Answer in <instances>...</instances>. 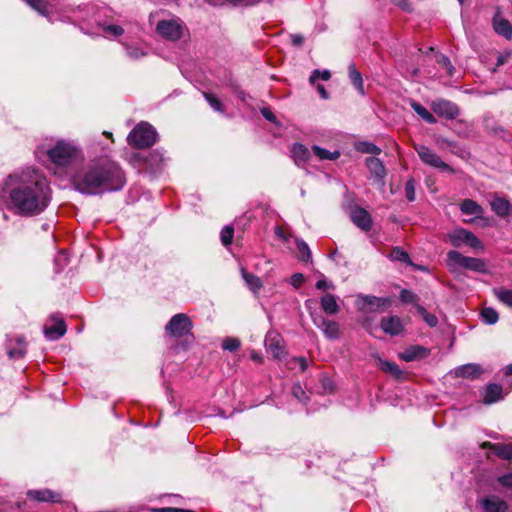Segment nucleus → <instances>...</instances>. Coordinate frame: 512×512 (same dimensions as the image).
I'll return each mask as SVG.
<instances>
[{
    "label": "nucleus",
    "mask_w": 512,
    "mask_h": 512,
    "mask_svg": "<svg viewBox=\"0 0 512 512\" xmlns=\"http://www.w3.org/2000/svg\"><path fill=\"white\" fill-rule=\"evenodd\" d=\"M75 189L84 195H103L121 191L126 175L120 164L108 156L91 160L73 178Z\"/></svg>",
    "instance_id": "1"
},
{
    "label": "nucleus",
    "mask_w": 512,
    "mask_h": 512,
    "mask_svg": "<svg viewBox=\"0 0 512 512\" xmlns=\"http://www.w3.org/2000/svg\"><path fill=\"white\" fill-rule=\"evenodd\" d=\"M9 208L22 217H33L43 213L52 200V190L36 170L32 175L23 174L18 184L9 190Z\"/></svg>",
    "instance_id": "2"
},
{
    "label": "nucleus",
    "mask_w": 512,
    "mask_h": 512,
    "mask_svg": "<svg viewBox=\"0 0 512 512\" xmlns=\"http://www.w3.org/2000/svg\"><path fill=\"white\" fill-rule=\"evenodd\" d=\"M49 160L60 167H65L83 159L82 150L73 143L59 140L47 150Z\"/></svg>",
    "instance_id": "3"
},
{
    "label": "nucleus",
    "mask_w": 512,
    "mask_h": 512,
    "mask_svg": "<svg viewBox=\"0 0 512 512\" xmlns=\"http://www.w3.org/2000/svg\"><path fill=\"white\" fill-rule=\"evenodd\" d=\"M158 133L156 129L147 122L137 124L127 137L129 145L144 149L156 143Z\"/></svg>",
    "instance_id": "4"
},
{
    "label": "nucleus",
    "mask_w": 512,
    "mask_h": 512,
    "mask_svg": "<svg viewBox=\"0 0 512 512\" xmlns=\"http://www.w3.org/2000/svg\"><path fill=\"white\" fill-rule=\"evenodd\" d=\"M447 265L451 270L456 267L464 268L473 272L485 274L488 272L487 263L480 258L464 256L456 250L447 253Z\"/></svg>",
    "instance_id": "5"
},
{
    "label": "nucleus",
    "mask_w": 512,
    "mask_h": 512,
    "mask_svg": "<svg viewBox=\"0 0 512 512\" xmlns=\"http://www.w3.org/2000/svg\"><path fill=\"white\" fill-rule=\"evenodd\" d=\"M192 329L193 323L184 313L175 314L165 325L166 335L173 338H182L189 335L193 338Z\"/></svg>",
    "instance_id": "6"
},
{
    "label": "nucleus",
    "mask_w": 512,
    "mask_h": 512,
    "mask_svg": "<svg viewBox=\"0 0 512 512\" xmlns=\"http://www.w3.org/2000/svg\"><path fill=\"white\" fill-rule=\"evenodd\" d=\"M449 240L453 247L459 248L462 244H466L473 249H483L481 240L471 231L464 228L455 229L449 233Z\"/></svg>",
    "instance_id": "7"
},
{
    "label": "nucleus",
    "mask_w": 512,
    "mask_h": 512,
    "mask_svg": "<svg viewBox=\"0 0 512 512\" xmlns=\"http://www.w3.org/2000/svg\"><path fill=\"white\" fill-rule=\"evenodd\" d=\"M430 108L434 114L446 120L456 119L461 112L456 103L443 98H437L432 101Z\"/></svg>",
    "instance_id": "8"
},
{
    "label": "nucleus",
    "mask_w": 512,
    "mask_h": 512,
    "mask_svg": "<svg viewBox=\"0 0 512 512\" xmlns=\"http://www.w3.org/2000/svg\"><path fill=\"white\" fill-rule=\"evenodd\" d=\"M416 152L421 161L433 168H436L442 172L452 173L453 169L447 163H445L432 149L427 146L420 145L416 147Z\"/></svg>",
    "instance_id": "9"
},
{
    "label": "nucleus",
    "mask_w": 512,
    "mask_h": 512,
    "mask_svg": "<svg viewBox=\"0 0 512 512\" xmlns=\"http://www.w3.org/2000/svg\"><path fill=\"white\" fill-rule=\"evenodd\" d=\"M358 300L361 301L360 310L365 312H383L392 304L389 297H377L373 295H360Z\"/></svg>",
    "instance_id": "10"
},
{
    "label": "nucleus",
    "mask_w": 512,
    "mask_h": 512,
    "mask_svg": "<svg viewBox=\"0 0 512 512\" xmlns=\"http://www.w3.org/2000/svg\"><path fill=\"white\" fill-rule=\"evenodd\" d=\"M159 35L169 41H178L183 34L182 26L175 20H160L156 25Z\"/></svg>",
    "instance_id": "11"
},
{
    "label": "nucleus",
    "mask_w": 512,
    "mask_h": 512,
    "mask_svg": "<svg viewBox=\"0 0 512 512\" xmlns=\"http://www.w3.org/2000/svg\"><path fill=\"white\" fill-rule=\"evenodd\" d=\"M349 216L353 224L361 230L365 232L371 230L373 220L370 213L366 209L358 205H350Z\"/></svg>",
    "instance_id": "12"
},
{
    "label": "nucleus",
    "mask_w": 512,
    "mask_h": 512,
    "mask_svg": "<svg viewBox=\"0 0 512 512\" xmlns=\"http://www.w3.org/2000/svg\"><path fill=\"white\" fill-rule=\"evenodd\" d=\"M480 394L485 405H492L505 398L503 387L498 383H488L480 390Z\"/></svg>",
    "instance_id": "13"
},
{
    "label": "nucleus",
    "mask_w": 512,
    "mask_h": 512,
    "mask_svg": "<svg viewBox=\"0 0 512 512\" xmlns=\"http://www.w3.org/2000/svg\"><path fill=\"white\" fill-rule=\"evenodd\" d=\"M381 329L390 336H398L404 331V325L400 317L390 315L383 317L380 323Z\"/></svg>",
    "instance_id": "14"
},
{
    "label": "nucleus",
    "mask_w": 512,
    "mask_h": 512,
    "mask_svg": "<svg viewBox=\"0 0 512 512\" xmlns=\"http://www.w3.org/2000/svg\"><path fill=\"white\" fill-rule=\"evenodd\" d=\"M479 505L484 512H506L508 510V504L496 495L482 498Z\"/></svg>",
    "instance_id": "15"
},
{
    "label": "nucleus",
    "mask_w": 512,
    "mask_h": 512,
    "mask_svg": "<svg viewBox=\"0 0 512 512\" xmlns=\"http://www.w3.org/2000/svg\"><path fill=\"white\" fill-rule=\"evenodd\" d=\"M139 156L153 172L159 171L165 162L164 151L162 149H154L146 153H141Z\"/></svg>",
    "instance_id": "16"
},
{
    "label": "nucleus",
    "mask_w": 512,
    "mask_h": 512,
    "mask_svg": "<svg viewBox=\"0 0 512 512\" xmlns=\"http://www.w3.org/2000/svg\"><path fill=\"white\" fill-rule=\"evenodd\" d=\"M265 347L267 352L271 353L274 359H280L284 354V346L279 334L269 332L265 338Z\"/></svg>",
    "instance_id": "17"
},
{
    "label": "nucleus",
    "mask_w": 512,
    "mask_h": 512,
    "mask_svg": "<svg viewBox=\"0 0 512 512\" xmlns=\"http://www.w3.org/2000/svg\"><path fill=\"white\" fill-rule=\"evenodd\" d=\"M366 166L371 174V177L381 185H384V179L386 177V169L383 162L376 157L366 158Z\"/></svg>",
    "instance_id": "18"
},
{
    "label": "nucleus",
    "mask_w": 512,
    "mask_h": 512,
    "mask_svg": "<svg viewBox=\"0 0 512 512\" xmlns=\"http://www.w3.org/2000/svg\"><path fill=\"white\" fill-rule=\"evenodd\" d=\"M26 341L23 336L10 338L7 343V354L12 359L23 358L27 352Z\"/></svg>",
    "instance_id": "19"
},
{
    "label": "nucleus",
    "mask_w": 512,
    "mask_h": 512,
    "mask_svg": "<svg viewBox=\"0 0 512 512\" xmlns=\"http://www.w3.org/2000/svg\"><path fill=\"white\" fill-rule=\"evenodd\" d=\"M484 373V369L480 364L477 363H468L461 365L455 369L456 377L469 379V380H477Z\"/></svg>",
    "instance_id": "20"
},
{
    "label": "nucleus",
    "mask_w": 512,
    "mask_h": 512,
    "mask_svg": "<svg viewBox=\"0 0 512 512\" xmlns=\"http://www.w3.org/2000/svg\"><path fill=\"white\" fill-rule=\"evenodd\" d=\"M27 497L28 499L37 502L60 503L62 500L61 494L50 489L29 490L27 492Z\"/></svg>",
    "instance_id": "21"
},
{
    "label": "nucleus",
    "mask_w": 512,
    "mask_h": 512,
    "mask_svg": "<svg viewBox=\"0 0 512 512\" xmlns=\"http://www.w3.org/2000/svg\"><path fill=\"white\" fill-rule=\"evenodd\" d=\"M482 449H487L493 452L497 457L503 460H512V445L511 444H500L492 442H483L481 444Z\"/></svg>",
    "instance_id": "22"
},
{
    "label": "nucleus",
    "mask_w": 512,
    "mask_h": 512,
    "mask_svg": "<svg viewBox=\"0 0 512 512\" xmlns=\"http://www.w3.org/2000/svg\"><path fill=\"white\" fill-rule=\"evenodd\" d=\"M429 355V350L421 345H412L406 348L399 354L401 360L405 362H412L421 360Z\"/></svg>",
    "instance_id": "23"
},
{
    "label": "nucleus",
    "mask_w": 512,
    "mask_h": 512,
    "mask_svg": "<svg viewBox=\"0 0 512 512\" xmlns=\"http://www.w3.org/2000/svg\"><path fill=\"white\" fill-rule=\"evenodd\" d=\"M54 323L44 327V335L48 340H58L66 333L67 327L62 318L56 319L52 316Z\"/></svg>",
    "instance_id": "24"
},
{
    "label": "nucleus",
    "mask_w": 512,
    "mask_h": 512,
    "mask_svg": "<svg viewBox=\"0 0 512 512\" xmlns=\"http://www.w3.org/2000/svg\"><path fill=\"white\" fill-rule=\"evenodd\" d=\"M492 25H493L494 31L498 35L503 36L507 40H510L512 38L511 23L507 19L500 18L498 13L496 15H494V17L492 19Z\"/></svg>",
    "instance_id": "25"
},
{
    "label": "nucleus",
    "mask_w": 512,
    "mask_h": 512,
    "mask_svg": "<svg viewBox=\"0 0 512 512\" xmlns=\"http://www.w3.org/2000/svg\"><path fill=\"white\" fill-rule=\"evenodd\" d=\"M493 212L499 217H506L510 214L512 205L505 197H495L491 202Z\"/></svg>",
    "instance_id": "26"
},
{
    "label": "nucleus",
    "mask_w": 512,
    "mask_h": 512,
    "mask_svg": "<svg viewBox=\"0 0 512 512\" xmlns=\"http://www.w3.org/2000/svg\"><path fill=\"white\" fill-rule=\"evenodd\" d=\"M379 368L384 373L391 375L395 380L404 379V372L395 362L379 359Z\"/></svg>",
    "instance_id": "27"
},
{
    "label": "nucleus",
    "mask_w": 512,
    "mask_h": 512,
    "mask_svg": "<svg viewBox=\"0 0 512 512\" xmlns=\"http://www.w3.org/2000/svg\"><path fill=\"white\" fill-rule=\"evenodd\" d=\"M320 304L322 310L329 315H335L340 310L336 301V297L330 293H327L321 297Z\"/></svg>",
    "instance_id": "28"
},
{
    "label": "nucleus",
    "mask_w": 512,
    "mask_h": 512,
    "mask_svg": "<svg viewBox=\"0 0 512 512\" xmlns=\"http://www.w3.org/2000/svg\"><path fill=\"white\" fill-rule=\"evenodd\" d=\"M291 154L297 165L306 163L310 157L308 148L301 143L293 144Z\"/></svg>",
    "instance_id": "29"
},
{
    "label": "nucleus",
    "mask_w": 512,
    "mask_h": 512,
    "mask_svg": "<svg viewBox=\"0 0 512 512\" xmlns=\"http://www.w3.org/2000/svg\"><path fill=\"white\" fill-rule=\"evenodd\" d=\"M348 75L350 82L355 89L361 94L365 95L362 74L357 70L354 64H350L348 67Z\"/></svg>",
    "instance_id": "30"
},
{
    "label": "nucleus",
    "mask_w": 512,
    "mask_h": 512,
    "mask_svg": "<svg viewBox=\"0 0 512 512\" xmlns=\"http://www.w3.org/2000/svg\"><path fill=\"white\" fill-rule=\"evenodd\" d=\"M411 108L413 109V111L422 119L424 120L426 123L428 124H436L437 123V119L436 117L433 115V113H431L430 111H428L422 104H420L419 102L417 101H412L411 102Z\"/></svg>",
    "instance_id": "31"
},
{
    "label": "nucleus",
    "mask_w": 512,
    "mask_h": 512,
    "mask_svg": "<svg viewBox=\"0 0 512 512\" xmlns=\"http://www.w3.org/2000/svg\"><path fill=\"white\" fill-rule=\"evenodd\" d=\"M460 210L466 215L480 216L483 212V208L472 199H465L460 204Z\"/></svg>",
    "instance_id": "32"
},
{
    "label": "nucleus",
    "mask_w": 512,
    "mask_h": 512,
    "mask_svg": "<svg viewBox=\"0 0 512 512\" xmlns=\"http://www.w3.org/2000/svg\"><path fill=\"white\" fill-rule=\"evenodd\" d=\"M241 275L246 285L252 292L257 293L262 288L263 283L258 276L249 273L244 269L241 270Z\"/></svg>",
    "instance_id": "33"
},
{
    "label": "nucleus",
    "mask_w": 512,
    "mask_h": 512,
    "mask_svg": "<svg viewBox=\"0 0 512 512\" xmlns=\"http://www.w3.org/2000/svg\"><path fill=\"white\" fill-rule=\"evenodd\" d=\"M295 243L298 250L297 258L302 262H308L311 260L312 253L308 244L301 238H296Z\"/></svg>",
    "instance_id": "34"
},
{
    "label": "nucleus",
    "mask_w": 512,
    "mask_h": 512,
    "mask_svg": "<svg viewBox=\"0 0 512 512\" xmlns=\"http://www.w3.org/2000/svg\"><path fill=\"white\" fill-rule=\"evenodd\" d=\"M356 151L364 154L379 155L382 150L376 144L369 141H359L355 144Z\"/></svg>",
    "instance_id": "35"
},
{
    "label": "nucleus",
    "mask_w": 512,
    "mask_h": 512,
    "mask_svg": "<svg viewBox=\"0 0 512 512\" xmlns=\"http://www.w3.org/2000/svg\"><path fill=\"white\" fill-rule=\"evenodd\" d=\"M312 151L321 160H336L340 157V152L338 150L331 152L318 145H313Z\"/></svg>",
    "instance_id": "36"
},
{
    "label": "nucleus",
    "mask_w": 512,
    "mask_h": 512,
    "mask_svg": "<svg viewBox=\"0 0 512 512\" xmlns=\"http://www.w3.org/2000/svg\"><path fill=\"white\" fill-rule=\"evenodd\" d=\"M25 2L31 6L34 10H36L42 16L48 18L49 21H52L49 15L50 5L45 3L43 0H25Z\"/></svg>",
    "instance_id": "37"
},
{
    "label": "nucleus",
    "mask_w": 512,
    "mask_h": 512,
    "mask_svg": "<svg viewBox=\"0 0 512 512\" xmlns=\"http://www.w3.org/2000/svg\"><path fill=\"white\" fill-rule=\"evenodd\" d=\"M496 298L509 308H512V289L496 288L494 289Z\"/></svg>",
    "instance_id": "38"
},
{
    "label": "nucleus",
    "mask_w": 512,
    "mask_h": 512,
    "mask_svg": "<svg viewBox=\"0 0 512 512\" xmlns=\"http://www.w3.org/2000/svg\"><path fill=\"white\" fill-rule=\"evenodd\" d=\"M326 338L330 340L338 339L340 336V329L337 322L328 320L324 329L322 330Z\"/></svg>",
    "instance_id": "39"
},
{
    "label": "nucleus",
    "mask_w": 512,
    "mask_h": 512,
    "mask_svg": "<svg viewBox=\"0 0 512 512\" xmlns=\"http://www.w3.org/2000/svg\"><path fill=\"white\" fill-rule=\"evenodd\" d=\"M399 299L404 304H412L415 308L419 305V296L409 289H402L399 293Z\"/></svg>",
    "instance_id": "40"
},
{
    "label": "nucleus",
    "mask_w": 512,
    "mask_h": 512,
    "mask_svg": "<svg viewBox=\"0 0 512 512\" xmlns=\"http://www.w3.org/2000/svg\"><path fill=\"white\" fill-rule=\"evenodd\" d=\"M390 257L394 261L405 264H412L409 254L401 247L396 246L392 249Z\"/></svg>",
    "instance_id": "41"
},
{
    "label": "nucleus",
    "mask_w": 512,
    "mask_h": 512,
    "mask_svg": "<svg viewBox=\"0 0 512 512\" xmlns=\"http://www.w3.org/2000/svg\"><path fill=\"white\" fill-rule=\"evenodd\" d=\"M335 390L334 382L331 378H329L326 375H321L320 378V387L318 388L317 392L319 394H331Z\"/></svg>",
    "instance_id": "42"
},
{
    "label": "nucleus",
    "mask_w": 512,
    "mask_h": 512,
    "mask_svg": "<svg viewBox=\"0 0 512 512\" xmlns=\"http://www.w3.org/2000/svg\"><path fill=\"white\" fill-rule=\"evenodd\" d=\"M480 315H481L482 321L488 325H493V324L497 323V321L499 319L498 312L495 309L490 308V307L484 308Z\"/></svg>",
    "instance_id": "43"
},
{
    "label": "nucleus",
    "mask_w": 512,
    "mask_h": 512,
    "mask_svg": "<svg viewBox=\"0 0 512 512\" xmlns=\"http://www.w3.org/2000/svg\"><path fill=\"white\" fill-rule=\"evenodd\" d=\"M416 311L419 315H421V317L423 318V320L430 326V327H435L437 326L438 324V318L434 315V314H431L429 313L425 307H423L422 305H416Z\"/></svg>",
    "instance_id": "44"
},
{
    "label": "nucleus",
    "mask_w": 512,
    "mask_h": 512,
    "mask_svg": "<svg viewBox=\"0 0 512 512\" xmlns=\"http://www.w3.org/2000/svg\"><path fill=\"white\" fill-rule=\"evenodd\" d=\"M203 96L214 111L219 112V113L224 112V106H223L222 102L214 94L209 93V92H204Z\"/></svg>",
    "instance_id": "45"
},
{
    "label": "nucleus",
    "mask_w": 512,
    "mask_h": 512,
    "mask_svg": "<svg viewBox=\"0 0 512 512\" xmlns=\"http://www.w3.org/2000/svg\"><path fill=\"white\" fill-rule=\"evenodd\" d=\"M234 228L231 225H226L220 232L221 242L224 246H229L233 241Z\"/></svg>",
    "instance_id": "46"
},
{
    "label": "nucleus",
    "mask_w": 512,
    "mask_h": 512,
    "mask_svg": "<svg viewBox=\"0 0 512 512\" xmlns=\"http://www.w3.org/2000/svg\"><path fill=\"white\" fill-rule=\"evenodd\" d=\"M241 342L238 338L226 337L222 342V348L230 352H236L239 350Z\"/></svg>",
    "instance_id": "47"
},
{
    "label": "nucleus",
    "mask_w": 512,
    "mask_h": 512,
    "mask_svg": "<svg viewBox=\"0 0 512 512\" xmlns=\"http://www.w3.org/2000/svg\"><path fill=\"white\" fill-rule=\"evenodd\" d=\"M437 63L446 69L447 74L449 76H453L454 75L455 67L451 63V61H450L448 56H446L444 54H439L437 56Z\"/></svg>",
    "instance_id": "48"
},
{
    "label": "nucleus",
    "mask_w": 512,
    "mask_h": 512,
    "mask_svg": "<svg viewBox=\"0 0 512 512\" xmlns=\"http://www.w3.org/2000/svg\"><path fill=\"white\" fill-rule=\"evenodd\" d=\"M54 272L59 274L63 271L68 263L67 257L63 252L58 253L54 258Z\"/></svg>",
    "instance_id": "49"
},
{
    "label": "nucleus",
    "mask_w": 512,
    "mask_h": 512,
    "mask_svg": "<svg viewBox=\"0 0 512 512\" xmlns=\"http://www.w3.org/2000/svg\"><path fill=\"white\" fill-rule=\"evenodd\" d=\"M416 181L414 178H409L405 183V197L409 202L415 200Z\"/></svg>",
    "instance_id": "50"
},
{
    "label": "nucleus",
    "mask_w": 512,
    "mask_h": 512,
    "mask_svg": "<svg viewBox=\"0 0 512 512\" xmlns=\"http://www.w3.org/2000/svg\"><path fill=\"white\" fill-rule=\"evenodd\" d=\"M330 78H331V73L329 70L320 71L318 69H315L309 77V82L313 85L315 83V81L318 79L327 81Z\"/></svg>",
    "instance_id": "51"
},
{
    "label": "nucleus",
    "mask_w": 512,
    "mask_h": 512,
    "mask_svg": "<svg viewBox=\"0 0 512 512\" xmlns=\"http://www.w3.org/2000/svg\"><path fill=\"white\" fill-rule=\"evenodd\" d=\"M125 50L128 57L134 60L139 59L147 54L145 51H143L141 48L137 46L126 45Z\"/></svg>",
    "instance_id": "52"
},
{
    "label": "nucleus",
    "mask_w": 512,
    "mask_h": 512,
    "mask_svg": "<svg viewBox=\"0 0 512 512\" xmlns=\"http://www.w3.org/2000/svg\"><path fill=\"white\" fill-rule=\"evenodd\" d=\"M292 394L303 404H307L309 401V397L306 395V392L302 389L300 384L293 385Z\"/></svg>",
    "instance_id": "53"
},
{
    "label": "nucleus",
    "mask_w": 512,
    "mask_h": 512,
    "mask_svg": "<svg viewBox=\"0 0 512 512\" xmlns=\"http://www.w3.org/2000/svg\"><path fill=\"white\" fill-rule=\"evenodd\" d=\"M261 115L269 122L273 123L277 127H280L281 124L277 120L275 114L271 111L269 107H263L260 109Z\"/></svg>",
    "instance_id": "54"
},
{
    "label": "nucleus",
    "mask_w": 512,
    "mask_h": 512,
    "mask_svg": "<svg viewBox=\"0 0 512 512\" xmlns=\"http://www.w3.org/2000/svg\"><path fill=\"white\" fill-rule=\"evenodd\" d=\"M498 483L508 489H512V472L505 473L498 477Z\"/></svg>",
    "instance_id": "55"
},
{
    "label": "nucleus",
    "mask_w": 512,
    "mask_h": 512,
    "mask_svg": "<svg viewBox=\"0 0 512 512\" xmlns=\"http://www.w3.org/2000/svg\"><path fill=\"white\" fill-rule=\"evenodd\" d=\"M104 30L115 37L121 36L124 33V29L121 26L115 24L107 25Z\"/></svg>",
    "instance_id": "56"
},
{
    "label": "nucleus",
    "mask_w": 512,
    "mask_h": 512,
    "mask_svg": "<svg viewBox=\"0 0 512 512\" xmlns=\"http://www.w3.org/2000/svg\"><path fill=\"white\" fill-rule=\"evenodd\" d=\"M304 280L305 278L302 273H295L292 275L290 283L295 289H298L302 286Z\"/></svg>",
    "instance_id": "57"
},
{
    "label": "nucleus",
    "mask_w": 512,
    "mask_h": 512,
    "mask_svg": "<svg viewBox=\"0 0 512 512\" xmlns=\"http://www.w3.org/2000/svg\"><path fill=\"white\" fill-rule=\"evenodd\" d=\"M311 316L313 319V323L316 325V327L319 328L320 330H323L329 319L325 318L322 315H318V314H316V315L311 314Z\"/></svg>",
    "instance_id": "58"
},
{
    "label": "nucleus",
    "mask_w": 512,
    "mask_h": 512,
    "mask_svg": "<svg viewBox=\"0 0 512 512\" xmlns=\"http://www.w3.org/2000/svg\"><path fill=\"white\" fill-rule=\"evenodd\" d=\"M311 316L313 319V323L316 325V327L319 328L320 330H323L329 319L325 318L322 315H318V314H316V315L311 314Z\"/></svg>",
    "instance_id": "59"
},
{
    "label": "nucleus",
    "mask_w": 512,
    "mask_h": 512,
    "mask_svg": "<svg viewBox=\"0 0 512 512\" xmlns=\"http://www.w3.org/2000/svg\"><path fill=\"white\" fill-rule=\"evenodd\" d=\"M391 3L405 12H410L412 10L411 4L408 0H391Z\"/></svg>",
    "instance_id": "60"
},
{
    "label": "nucleus",
    "mask_w": 512,
    "mask_h": 512,
    "mask_svg": "<svg viewBox=\"0 0 512 512\" xmlns=\"http://www.w3.org/2000/svg\"><path fill=\"white\" fill-rule=\"evenodd\" d=\"M315 287L318 290H326V289H333L334 285L331 282H328L325 279H320L316 282Z\"/></svg>",
    "instance_id": "61"
},
{
    "label": "nucleus",
    "mask_w": 512,
    "mask_h": 512,
    "mask_svg": "<svg viewBox=\"0 0 512 512\" xmlns=\"http://www.w3.org/2000/svg\"><path fill=\"white\" fill-rule=\"evenodd\" d=\"M294 361L298 363L301 371L304 372L308 368V361L305 357H295Z\"/></svg>",
    "instance_id": "62"
},
{
    "label": "nucleus",
    "mask_w": 512,
    "mask_h": 512,
    "mask_svg": "<svg viewBox=\"0 0 512 512\" xmlns=\"http://www.w3.org/2000/svg\"><path fill=\"white\" fill-rule=\"evenodd\" d=\"M292 44L294 46H301L304 42V37L300 34L291 35Z\"/></svg>",
    "instance_id": "63"
},
{
    "label": "nucleus",
    "mask_w": 512,
    "mask_h": 512,
    "mask_svg": "<svg viewBox=\"0 0 512 512\" xmlns=\"http://www.w3.org/2000/svg\"><path fill=\"white\" fill-rule=\"evenodd\" d=\"M152 512H179V508H176V507L153 508Z\"/></svg>",
    "instance_id": "64"
}]
</instances>
